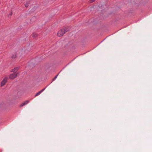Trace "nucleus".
Masks as SVG:
<instances>
[{"label": "nucleus", "instance_id": "nucleus-1", "mask_svg": "<svg viewBox=\"0 0 152 152\" xmlns=\"http://www.w3.org/2000/svg\"><path fill=\"white\" fill-rule=\"evenodd\" d=\"M69 30L68 28L66 27L64 28V29H62L58 32L57 35L59 37L62 36L64 34L68 31Z\"/></svg>", "mask_w": 152, "mask_h": 152}, {"label": "nucleus", "instance_id": "nucleus-2", "mask_svg": "<svg viewBox=\"0 0 152 152\" xmlns=\"http://www.w3.org/2000/svg\"><path fill=\"white\" fill-rule=\"evenodd\" d=\"M8 79V77H7L6 76L4 77V79H3V80L1 83V87L4 86L5 84L7 82Z\"/></svg>", "mask_w": 152, "mask_h": 152}, {"label": "nucleus", "instance_id": "nucleus-3", "mask_svg": "<svg viewBox=\"0 0 152 152\" xmlns=\"http://www.w3.org/2000/svg\"><path fill=\"white\" fill-rule=\"evenodd\" d=\"M17 76V74L15 73H14L13 74H11L10 75L9 78L11 79H13L16 77Z\"/></svg>", "mask_w": 152, "mask_h": 152}, {"label": "nucleus", "instance_id": "nucleus-4", "mask_svg": "<svg viewBox=\"0 0 152 152\" xmlns=\"http://www.w3.org/2000/svg\"><path fill=\"white\" fill-rule=\"evenodd\" d=\"M19 69V67H16L14 69H12L11 70V72H14V73H15L17 72L18 70Z\"/></svg>", "mask_w": 152, "mask_h": 152}, {"label": "nucleus", "instance_id": "nucleus-5", "mask_svg": "<svg viewBox=\"0 0 152 152\" xmlns=\"http://www.w3.org/2000/svg\"><path fill=\"white\" fill-rule=\"evenodd\" d=\"M29 102V100H27L25 101L23 103H22L20 105V107H22L25 105L27 104Z\"/></svg>", "mask_w": 152, "mask_h": 152}, {"label": "nucleus", "instance_id": "nucleus-6", "mask_svg": "<svg viewBox=\"0 0 152 152\" xmlns=\"http://www.w3.org/2000/svg\"><path fill=\"white\" fill-rule=\"evenodd\" d=\"M45 89V88H44L42 89L40 91H39V92H38V93H37L35 95V96H38Z\"/></svg>", "mask_w": 152, "mask_h": 152}, {"label": "nucleus", "instance_id": "nucleus-7", "mask_svg": "<svg viewBox=\"0 0 152 152\" xmlns=\"http://www.w3.org/2000/svg\"><path fill=\"white\" fill-rule=\"evenodd\" d=\"M37 36V34L36 33H34L32 34V37H36Z\"/></svg>", "mask_w": 152, "mask_h": 152}, {"label": "nucleus", "instance_id": "nucleus-8", "mask_svg": "<svg viewBox=\"0 0 152 152\" xmlns=\"http://www.w3.org/2000/svg\"><path fill=\"white\" fill-rule=\"evenodd\" d=\"M29 4V3L28 2H27V3L25 4V6L26 7H28V4Z\"/></svg>", "mask_w": 152, "mask_h": 152}, {"label": "nucleus", "instance_id": "nucleus-9", "mask_svg": "<svg viewBox=\"0 0 152 152\" xmlns=\"http://www.w3.org/2000/svg\"><path fill=\"white\" fill-rule=\"evenodd\" d=\"M16 57V54H14L12 56V58H15Z\"/></svg>", "mask_w": 152, "mask_h": 152}, {"label": "nucleus", "instance_id": "nucleus-10", "mask_svg": "<svg viewBox=\"0 0 152 152\" xmlns=\"http://www.w3.org/2000/svg\"><path fill=\"white\" fill-rule=\"evenodd\" d=\"M58 75H57L56 76H55V77L53 78V81L54 80L56 79L57 78Z\"/></svg>", "mask_w": 152, "mask_h": 152}, {"label": "nucleus", "instance_id": "nucleus-11", "mask_svg": "<svg viewBox=\"0 0 152 152\" xmlns=\"http://www.w3.org/2000/svg\"><path fill=\"white\" fill-rule=\"evenodd\" d=\"M95 0H90V2L91 3H92V2H93Z\"/></svg>", "mask_w": 152, "mask_h": 152}, {"label": "nucleus", "instance_id": "nucleus-12", "mask_svg": "<svg viewBox=\"0 0 152 152\" xmlns=\"http://www.w3.org/2000/svg\"><path fill=\"white\" fill-rule=\"evenodd\" d=\"M12 13H11L10 14V16H11V15H12Z\"/></svg>", "mask_w": 152, "mask_h": 152}]
</instances>
